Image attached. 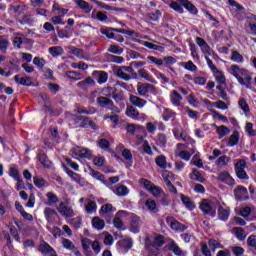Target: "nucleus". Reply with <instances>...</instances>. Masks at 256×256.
Masks as SVG:
<instances>
[{
    "label": "nucleus",
    "mask_w": 256,
    "mask_h": 256,
    "mask_svg": "<svg viewBox=\"0 0 256 256\" xmlns=\"http://www.w3.org/2000/svg\"><path fill=\"white\" fill-rule=\"evenodd\" d=\"M118 245H119V247H121V249H124L125 251H129V249H131V247H133V239L125 238V239L119 241Z\"/></svg>",
    "instance_id": "7c9ffc66"
},
{
    "label": "nucleus",
    "mask_w": 256,
    "mask_h": 256,
    "mask_svg": "<svg viewBox=\"0 0 256 256\" xmlns=\"http://www.w3.org/2000/svg\"><path fill=\"white\" fill-rule=\"evenodd\" d=\"M229 215H231V209L223 208V206H219L218 218L220 219V221H227L229 219Z\"/></svg>",
    "instance_id": "5701e85b"
},
{
    "label": "nucleus",
    "mask_w": 256,
    "mask_h": 256,
    "mask_svg": "<svg viewBox=\"0 0 256 256\" xmlns=\"http://www.w3.org/2000/svg\"><path fill=\"white\" fill-rule=\"evenodd\" d=\"M138 95L149 99L152 95H157V88L149 83H143L137 85Z\"/></svg>",
    "instance_id": "f03ea898"
},
{
    "label": "nucleus",
    "mask_w": 256,
    "mask_h": 256,
    "mask_svg": "<svg viewBox=\"0 0 256 256\" xmlns=\"http://www.w3.org/2000/svg\"><path fill=\"white\" fill-rule=\"evenodd\" d=\"M238 106L241 111H243L245 117H250L251 108L249 107V104L247 103V100L245 98H240L238 100Z\"/></svg>",
    "instance_id": "6ab92c4d"
},
{
    "label": "nucleus",
    "mask_w": 256,
    "mask_h": 256,
    "mask_svg": "<svg viewBox=\"0 0 256 256\" xmlns=\"http://www.w3.org/2000/svg\"><path fill=\"white\" fill-rule=\"evenodd\" d=\"M114 28H109V27H102L100 29V33L102 35H105L107 39H115V33H114Z\"/></svg>",
    "instance_id": "72a5a7b5"
},
{
    "label": "nucleus",
    "mask_w": 256,
    "mask_h": 256,
    "mask_svg": "<svg viewBox=\"0 0 256 256\" xmlns=\"http://www.w3.org/2000/svg\"><path fill=\"white\" fill-rule=\"evenodd\" d=\"M200 210L204 215H210V217H215V215H217L215 207H213V204H211L209 200H202L200 202Z\"/></svg>",
    "instance_id": "0eeeda50"
},
{
    "label": "nucleus",
    "mask_w": 256,
    "mask_h": 256,
    "mask_svg": "<svg viewBox=\"0 0 256 256\" xmlns=\"http://www.w3.org/2000/svg\"><path fill=\"white\" fill-rule=\"evenodd\" d=\"M97 103L99 107L102 109H107V111H113V113H121V109L119 107L115 106V103H113V100L100 96L97 98Z\"/></svg>",
    "instance_id": "7ed1b4c3"
},
{
    "label": "nucleus",
    "mask_w": 256,
    "mask_h": 256,
    "mask_svg": "<svg viewBox=\"0 0 256 256\" xmlns=\"http://www.w3.org/2000/svg\"><path fill=\"white\" fill-rule=\"evenodd\" d=\"M179 3L182 7L186 8L189 13H192V15H197V7L191 3L189 0H179Z\"/></svg>",
    "instance_id": "4be33fe9"
},
{
    "label": "nucleus",
    "mask_w": 256,
    "mask_h": 256,
    "mask_svg": "<svg viewBox=\"0 0 256 256\" xmlns=\"http://www.w3.org/2000/svg\"><path fill=\"white\" fill-rule=\"evenodd\" d=\"M122 157L127 161L126 167H133V154L131 153V150L124 149L122 151Z\"/></svg>",
    "instance_id": "cd10ccee"
},
{
    "label": "nucleus",
    "mask_w": 256,
    "mask_h": 256,
    "mask_svg": "<svg viewBox=\"0 0 256 256\" xmlns=\"http://www.w3.org/2000/svg\"><path fill=\"white\" fill-rule=\"evenodd\" d=\"M196 44L200 47V50L204 55H208V56L212 55L213 50H211V46L207 44L205 39L201 37H196Z\"/></svg>",
    "instance_id": "f8f14e48"
},
{
    "label": "nucleus",
    "mask_w": 256,
    "mask_h": 256,
    "mask_svg": "<svg viewBox=\"0 0 256 256\" xmlns=\"http://www.w3.org/2000/svg\"><path fill=\"white\" fill-rule=\"evenodd\" d=\"M166 223L167 225H169L172 231H176V233H183V231L187 229V226H185V224H182L171 216L166 217Z\"/></svg>",
    "instance_id": "39448f33"
},
{
    "label": "nucleus",
    "mask_w": 256,
    "mask_h": 256,
    "mask_svg": "<svg viewBox=\"0 0 256 256\" xmlns=\"http://www.w3.org/2000/svg\"><path fill=\"white\" fill-rule=\"evenodd\" d=\"M96 77H97V83H99V85H103V83H107V80L109 79V75L104 71H97Z\"/></svg>",
    "instance_id": "f704fd0d"
},
{
    "label": "nucleus",
    "mask_w": 256,
    "mask_h": 256,
    "mask_svg": "<svg viewBox=\"0 0 256 256\" xmlns=\"http://www.w3.org/2000/svg\"><path fill=\"white\" fill-rule=\"evenodd\" d=\"M247 167V162L245 160L241 159L235 164V173L238 177V179H249V176L247 175V172L245 171Z\"/></svg>",
    "instance_id": "423d86ee"
},
{
    "label": "nucleus",
    "mask_w": 256,
    "mask_h": 256,
    "mask_svg": "<svg viewBox=\"0 0 256 256\" xmlns=\"http://www.w3.org/2000/svg\"><path fill=\"white\" fill-rule=\"evenodd\" d=\"M109 53H113L114 55H122L123 48L119 47L118 45H110L108 48Z\"/></svg>",
    "instance_id": "052dcab7"
},
{
    "label": "nucleus",
    "mask_w": 256,
    "mask_h": 256,
    "mask_svg": "<svg viewBox=\"0 0 256 256\" xmlns=\"http://www.w3.org/2000/svg\"><path fill=\"white\" fill-rule=\"evenodd\" d=\"M230 59L234 63H244L245 62L243 55L239 54V52H237V51H232V55H231Z\"/></svg>",
    "instance_id": "8fccbe9b"
},
{
    "label": "nucleus",
    "mask_w": 256,
    "mask_h": 256,
    "mask_svg": "<svg viewBox=\"0 0 256 256\" xmlns=\"http://www.w3.org/2000/svg\"><path fill=\"white\" fill-rule=\"evenodd\" d=\"M72 157L77 159V157H81V159H89L91 157V150L83 147H76L72 153Z\"/></svg>",
    "instance_id": "9b49d317"
},
{
    "label": "nucleus",
    "mask_w": 256,
    "mask_h": 256,
    "mask_svg": "<svg viewBox=\"0 0 256 256\" xmlns=\"http://www.w3.org/2000/svg\"><path fill=\"white\" fill-rule=\"evenodd\" d=\"M115 193L118 195V197H125L129 195V188H127L125 185H120L116 188Z\"/></svg>",
    "instance_id": "37998d69"
},
{
    "label": "nucleus",
    "mask_w": 256,
    "mask_h": 256,
    "mask_svg": "<svg viewBox=\"0 0 256 256\" xmlns=\"http://www.w3.org/2000/svg\"><path fill=\"white\" fill-rule=\"evenodd\" d=\"M175 117H177V113H175V111L167 109V108L165 109V111L162 115L163 121H171V120L175 119Z\"/></svg>",
    "instance_id": "c9c22d12"
},
{
    "label": "nucleus",
    "mask_w": 256,
    "mask_h": 256,
    "mask_svg": "<svg viewBox=\"0 0 256 256\" xmlns=\"http://www.w3.org/2000/svg\"><path fill=\"white\" fill-rule=\"evenodd\" d=\"M37 159L46 169H51V165H53V163L49 160L47 154H45L44 152H39L37 155Z\"/></svg>",
    "instance_id": "aec40b11"
},
{
    "label": "nucleus",
    "mask_w": 256,
    "mask_h": 256,
    "mask_svg": "<svg viewBox=\"0 0 256 256\" xmlns=\"http://www.w3.org/2000/svg\"><path fill=\"white\" fill-rule=\"evenodd\" d=\"M156 145H158V147H166L167 146V135H165L163 133L157 134Z\"/></svg>",
    "instance_id": "ea45409f"
},
{
    "label": "nucleus",
    "mask_w": 256,
    "mask_h": 256,
    "mask_svg": "<svg viewBox=\"0 0 256 256\" xmlns=\"http://www.w3.org/2000/svg\"><path fill=\"white\" fill-rule=\"evenodd\" d=\"M126 115L127 117H130V119L140 121V123H145V121H147V115L139 113V111H137L136 108L133 106L127 108Z\"/></svg>",
    "instance_id": "20e7f679"
},
{
    "label": "nucleus",
    "mask_w": 256,
    "mask_h": 256,
    "mask_svg": "<svg viewBox=\"0 0 256 256\" xmlns=\"http://www.w3.org/2000/svg\"><path fill=\"white\" fill-rule=\"evenodd\" d=\"M92 227L97 231H103V229H105V220L99 217H94L92 219Z\"/></svg>",
    "instance_id": "a878e982"
},
{
    "label": "nucleus",
    "mask_w": 256,
    "mask_h": 256,
    "mask_svg": "<svg viewBox=\"0 0 256 256\" xmlns=\"http://www.w3.org/2000/svg\"><path fill=\"white\" fill-rule=\"evenodd\" d=\"M180 141H184L188 145H195V140L190 138L189 135H187V132L183 130V128L180 132Z\"/></svg>",
    "instance_id": "4c0bfd02"
},
{
    "label": "nucleus",
    "mask_w": 256,
    "mask_h": 256,
    "mask_svg": "<svg viewBox=\"0 0 256 256\" xmlns=\"http://www.w3.org/2000/svg\"><path fill=\"white\" fill-rule=\"evenodd\" d=\"M168 5L171 9H173V11H176V13H180V15H183V13H185V10H183V6H181V4H179L178 2L171 0Z\"/></svg>",
    "instance_id": "a19ab883"
},
{
    "label": "nucleus",
    "mask_w": 256,
    "mask_h": 256,
    "mask_svg": "<svg viewBox=\"0 0 256 256\" xmlns=\"http://www.w3.org/2000/svg\"><path fill=\"white\" fill-rule=\"evenodd\" d=\"M66 77H68V79L71 81H81V79H83V74L77 71H67Z\"/></svg>",
    "instance_id": "473e14b6"
},
{
    "label": "nucleus",
    "mask_w": 256,
    "mask_h": 256,
    "mask_svg": "<svg viewBox=\"0 0 256 256\" xmlns=\"http://www.w3.org/2000/svg\"><path fill=\"white\" fill-rule=\"evenodd\" d=\"M85 171L89 173V175H91V177H93L94 179H97L98 181H103V174L95 171L93 168L88 166Z\"/></svg>",
    "instance_id": "a18cd8bd"
},
{
    "label": "nucleus",
    "mask_w": 256,
    "mask_h": 256,
    "mask_svg": "<svg viewBox=\"0 0 256 256\" xmlns=\"http://www.w3.org/2000/svg\"><path fill=\"white\" fill-rule=\"evenodd\" d=\"M48 198V205H52L53 203H59V198L53 192H48L46 194Z\"/></svg>",
    "instance_id": "e2e57ef3"
},
{
    "label": "nucleus",
    "mask_w": 256,
    "mask_h": 256,
    "mask_svg": "<svg viewBox=\"0 0 256 256\" xmlns=\"http://www.w3.org/2000/svg\"><path fill=\"white\" fill-rule=\"evenodd\" d=\"M10 10H12L13 13H17L18 15H23V13L27 11V5L25 3L14 0L13 3L10 4Z\"/></svg>",
    "instance_id": "4468645a"
},
{
    "label": "nucleus",
    "mask_w": 256,
    "mask_h": 256,
    "mask_svg": "<svg viewBox=\"0 0 256 256\" xmlns=\"http://www.w3.org/2000/svg\"><path fill=\"white\" fill-rule=\"evenodd\" d=\"M190 179H192L193 181H198L199 183H205V178L197 170H192V173L190 174Z\"/></svg>",
    "instance_id": "79ce46f5"
},
{
    "label": "nucleus",
    "mask_w": 256,
    "mask_h": 256,
    "mask_svg": "<svg viewBox=\"0 0 256 256\" xmlns=\"http://www.w3.org/2000/svg\"><path fill=\"white\" fill-rule=\"evenodd\" d=\"M9 176L12 177L14 181L21 179V175H19V170L15 167H10Z\"/></svg>",
    "instance_id": "680f3d73"
},
{
    "label": "nucleus",
    "mask_w": 256,
    "mask_h": 256,
    "mask_svg": "<svg viewBox=\"0 0 256 256\" xmlns=\"http://www.w3.org/2000/svg\"><path fill=\"white\" fill-rule=\"evenodd\" d=\"M149 193H151L154 197H159L163 193V189H161L158 186L154 185L149 190Z\"/></svg>",
    "instance_id": "774afa93"
},
{
    "label": "nucleus",
    "mask_w": 256,
    "mask_h": 256,
    "mask_svg": "<svg viewBox=\"0 0 256 256\" xmlns=\"http://www.w3.org/2000/svg\"><path fill=\"white\" fill-rule=\"evenodd\" d=\"M218 181L225 183V185H229L230 187H234L235 179L229 174L227 171L220 172L218 174Z\"/></svg>",
    "instance_id": "ddd939ff"
},
{
    "label": "nucleus",
    "mask_w": 256,
    "mask_h": 256,
    "mask_svg": "<svg viewBox=\"0 0 256 256\" xmlns=\"http://www.w3.org/2000/svg\"><path fill=\"white\" fill-rule=\"evenodd\" d=\"M168 249L174 253V255L177 256H183V251L181 250V247L177 245V242L175 240H170L168 243Z\"/></svg>",
    "instance_id": "393cba45"
},
{
    "label": "nucleus",
    "mask_w": 256,
    "mask_h": 256,
    "mask_svg": "<svg viewBox=\"0 0 256 256\" xmlns=\"http://www.w3.org/2000/svg\"><path fill=\"white\" fill-rule=\"evenodd\" d=\"M146 131H148V133H150L151 135H155V131H157V121L147 122Z\"/></svg>",
    "instance_id": "5fc2aeb1"
},
{
    "label": "nucleus",
    "mask_w": 256,
    "mask_h": 256,
    "mask_svg": "<svg viewBox=\"0 0 256 256\" xmlns=\"http://www.w3.org/2000/svg\"><path fill=\"white\" fill-rule=\"evenodd\" d=\"M92 17L98 21H101V23L107 22V15L103 12H92Z\"/></svg>",
    "instance_id": "6e6d98bb"
},
{
    "label": "nucleus",
    "mask_w": 256,
    "mask_h": 256,
    "mask_svg": "<svg viewBox=\"0 0 256 256\" xmlns=\"http://www.w3.org/2000/svg\"><path fill=\"white\" fill-rule=\"evenodd\" d=\"M151 72L155 75V77H157V79H162V81H164V83H169V78H167V76H165V74L159 72L157 69L152 68Z\"/></svg>",
    "instance_id": "4d7b16f0"
},
{
    "label": "nucleus",
    "mask_w": 256,
    "mask_h": 256,
    "mask_svg": "<svg viewBox=\"0 0 256 256\" xmlns=\"http://www.w3.org/2000/svg\"><path fill=\"white\" fill-rule=\"evenodd\" d=\"M110 146L111 143L107 138H101L100 140H98V147H100V149H103V151H108Z\"/></svg>",
    "instance_id": "3c124183"
},
{
    "label": "nucleus",
    "mask_w": 256,
    "mask_h": 256,
    "mask_svg": "<svg viewBox=\"0 0 256 256\" xmlns=\"http://www.w3.org/2000/svg\"><path fill=\"white\" fill-rule=\"evenodd\" d=\"M170 101L174 105V107H179L181 105V101H183V97L179 92L173 90L170 94Z\"/></svg>",
    "instance_id": "412c9836"
},
{
    "label": "nucleus",
    "mask_w": 256,
    "mask_h": 256,
    "mask_svg": "<svg viewBox=\"0 0 256 256\" xmlns=\"http://www.w3.org/2000/svg\"><path fill=\"white\" fill-rule=\"evenodd\" d=\"M141 229V218L135 214H131L130 216V225L129 231L130 233L137 234Z\"/></svg>",
    "instance_id": "6e6552de"
},
{
    "label": "nucleus",
    "mask_w": 256,
    "mask_h": 256,
    "mask_svg": "<svg viewBox=\"0 0 256 256\" xmlns=\"http://www.w3.org/2000/svg\"><path fill=\"white\" fill-rule=\"evenodd\" d=\"M145 206L151 213H157V203L154 200L147 199L145 202Z\"/></svg>",
    "instance_id": "de8ad7c7"
},
{
    "label": "nucleus",
    "mask_w": 256,
    "mask_h": 256,
    "mask_svg": "<svg viewBox=\"0 0 256 256\" xmlns=\"http://www.w3.org/2000/svg\"><path fill=\"white\" fill-rule=\"evenodd\" d=\"M214 128L216 129L218 139H223V137H227L231 133V129L225 125L217 126L214 124Z\"/></svg>",
    "instance_id": "a211bd4d"
},
{
    "label": "nucleus",
    "mask_w": 256,
    "mask_h": 256,
    "mask_svg": "<svg viewBox=\"0 0 256 256\" xmlns=\"http://www.w3.org/2000/svg\"><path fill=\"white\" fill-rule=\"evenodd\" d=\"M139 77L142 79H145V81H148L149 83H153L154 85H157V80L151 74H149V71H147L145 68H141L138 70Z\"/></svg>",
    "instance_id": "f3484780"
},
{
    "label": "nucleus",
    "mask_w": 256,
    "mask_h": 256,
    "mask_svg": "<svg viewBox=\"0 0 256 256\" xmlns=\"http://www.w3.org/2000/svg\"><path fill=\"white\" fill-rule=\"evenodd\" d=\"M234 197L236 201H247L249 199V192L244 186H237L234 190Z\"/></svg>",
    "instance_id": "1a4fd4ad"
},
{
    "label": "nucleus",
    "mask_w": 256,
    "mask_h": 256,
    "mask_svg": "<svg viewBox=\"0 0 256 256\" xmlns=\"http://www.w3.org/2000/svg\"><path fill=\"white\" fill-rule=\"evenodd\" d=\"M183 67L186 69V71H191V73H195V71H197V65H195V63H193L191 60L184 63Z\"/></svg>",
    "instance_id": "13d9d810"
},
{
    "label": "nucleus",
    "mask_w": 256,
    "mask_h": 256,
    "mask_svg": "<svg viewBox=\"0 0 256 256\" xmlns=\"http://www.w3.org/2000/svg\"><path fill=\"white\" fill-rule=\"evenodd\" d=\"M44 215L50 225L55 223V219H59V214L53 208H45Z\"/></svg>",
    "instance_id": "2eb2a0df"
},
{
    "label": "nucleus",
    "mask_w": 256,
    "mask_h": 256,
    "mask_svg": "<svg viewBox=\"0 0 256 256\" xmlns=\"http://www.w3.org/2000/svg\"><path fill=\"white\" fill-rule=\"evenodd\" d=\"M58 212L60 213V215H62L63 217H75V211L73 210V208H71L69 205H67V203L65 202H61L60 205L58 206Z\"/></svg>",
    "instance_id": "9d476101"
},
{
    "label": "nucleus",
    "mask_w": 256,
    "mask_h": 256,
    "mask_svg": "<svg viewBox=\"0 0 256 256\" xmlns=\"http://www.w3.org/2000/svg\"><path fill=\"white\" fill-rule=\"evenodd\" d=\"M245 133H247L248 137H256V130L253 128V123L247 122L245 124Z\"/></svg>",
    "instance_id": "49530a36"
},
{
    "label": "nucleus",
    "mask_w": 256,
    "mask_h": 256,
    "mask_svg": "<svg viewBox=\"0 0 256 256\" xmlns=\"http://www.w3.org/2000/svg\"><path fill=\"white\" fill-rule=\"evenodd\" d=\"M239 131H234L229 139H228V147H235V145H238L239 144Z\"/></svg>",
    "instance_id": "c756f323"
},
{
    "label": "nucleus",
    "mask_w": 256,
    "mask_h": 256,
    "mask_svg": "<svg viewBox=\"0 0 256 256\" xmlns=\"http://www.w3.org/2000/svg\"><path fill=\"white\" fill-rule=\"evenodd\" d=\"M92 2L95 3V5H98V7H101L102 9H106V11H121V8L112 7L98 0H92Z\"/></svg>",
    "instance_id": "e433bc0d"
},
{
    "label": "nucleus",
    "mask_w": 256,
    "mask_h": 256,
    "mask_svg": "<svg viewBox=\"0 0 256 256\" xmlns=\"http://www.w3.org/2000/svg\"><path fill=\"white\" fill-rule=\"evenodd\" d=\"M74 3H76V5L86 13H91L93 10V7H91V5H89V3L85 0H74Z\"/></svg>",
    "instance_id": "bb28decb"
},
{
    "label": "nucleus",
    "mask_w": 256,
    "mask_h": 256,
    "mask_svg": "<svg viewBox=\"0 0 256 256\" xmlns=\"http://www.w3.org/2000/svg\"><path fill=\"white\" fill-rule=\"evenodd\" d=\"M115 87H105L102 89V95L105 97H113V93H115Z\"/></svg>",
    "instance_id": "69168bd1"
},
{
    "label": "nucleus",
    "mask_w": 256,
    "mask_h": 256,
    "mask_svg": "<svg viewBox=\"0 0 256 256\" xmlns=\"http://www.w3.org/2000/svg\"><path fill=\"white\" fill-rule=\"evenodd\" d=\"M205 61L215 78L216 83L219 85H226L227 84V77H225V72L223 70H219L215 64H213V60L209 58V56H204Z\"/></svg>",
    "instance_id": "f257e3e1"
},
{
    "label": "nucleus",
    "mask_w": 256,
    "mask_h": 256,
    "mask_svg": "<svg viewBox=\"0 0 256 256\" xmlns=\"http://www.w3.org/2000/svg\"><path fill=\"white\" fill-rule=\"evenodd\" d=\"M33 64L36 65V67H38V69H43L45 67V59L35 57L33 59Z\"/></svg>",
    "instance_id": "338daca9"
},
{
    "label": "nucleus",
    "mask_w": 256,
    "mask_h": 256,
    "mask_svg": "<svg viewBox=\"0 0 256 256\" xmlns=\"http://www.w3.org/2000/svg\"><path fill=\"white\" fill-rule=\"evenodd\" d=\"M86 212H88L90 215H93V213L97 212V203L94 201H88L86 205Z\"/></svg>",
    "instance_id": "603ef678"
},
{
    "label": "nucleus",
    "mask_w": 256,
    "mask_h": 256,
    "mask_svg": "<svg viewBox=\"0 0 256 256\" xmlns=\"http://www.w3.org/2000/svg\"><path fill=\"white\" fill-rule=\"evenodd\" d=\"M9 47V41L3 36H0V51L2 53H7V48Z\"/></svg>",
    "instance_id": "bf43d9fd"
},
{
    "label": "nucleus",
    "mask_w": 256,
    "mask_h": 256,
    "mask_svg": "<svg viewBox=\"0 0 256 256\" xmlns=\"http://www.w3.org/2000/svg\"><path fill=\"white\" fill-rule=\"evenodd\" d=\"M239 71H240L239 65L232 64L230 66L229 73H230V75H233V77H235V79H237L239 77Z\"/></svg>",
    "instance_id": "0e129e2a"
},
{
    "label": "nucleus",
    "mask_w": 256,
    "mask_h": 256,
    "mask_svg": "<svg viewBox=\"0 0 256 256\" xmlns=\"http://www.w3.org/2000/svg\"><path fill=\"white\" fill-rule=\"evenodd\" d=\"M208 245L210 247V249L213 251V253H215V251H217V249H223V244H221V242L215 240V239H210L208 241Z\"/></svg>",
    "instance_id": "58836bf2"
},
{
    "label": "nucleus",
    "mask_w": 256,
    "mask_h": 256,
    "mask_svg": "<svg viewBox=\"0 0 256 256\" xmlns=\"http://www.w3.org/2000/svg\"><path fill=\"white\" fill-rule=\"evenodd\" d=\"M155 163L158 167H160V169H167V167L171 169V164L167 163V157L164 155L157 156L155 158Z\"/></svg>",
    "instance_id": "b1692460"
},
{
    "label": "nucleus",
    "mask_w": 256,
    "mask_h": 256,
    "mask_svg": "<svg viewBox=\"0 0 256 256\" xmlns=\"http://www.w3.org/2000/svg\"><path fill=\"white\" fill-rule=\"evenodd\" d=\"M48 53H50L52 57H61V55L64 53V50L61 46H53L48 49Z\"/></svg>",
    "instance_id": "2f4dec72"
},
{
    "label": "nucleus",
    "mask_w": 256,
    "mask_h": 256,
    "mask_svg": "<svg viewBox=\"0 0 256 256\" xmlns=\"http://www.w3.org/2000/svg\"><path fill=\"white\" fill-rule=\"evenodd\" d=\"M116 75L119 79H123V81H131V76H129L122 68L117 70Z\"/></svg>",
    "instance_id": "864d4df0"
},
{
    "label": "nucleus",
    "mask_w": 256,
    "mask_h": 256,
    "mask_svg": "<svg viewBox=\"0 0 256 256\" xmlns=\"http://www.w3.org/2000/svg\"><path fill=\"white\" fill-rule=\"evenodd\" d=\"M181 201L183 203V205H185V207L187 209H189L190 211H193V209H195V203H193L189 197H186L185 195H181Z\"/></svg>",
    "instance_id": "c03bdc74"
},
{
    "label": "nucleus",
    "mask_w": 256,
    "mask_h": 256,
    "mask_svg": "<svg viewBox=\"0 0 256 256\" xmlns=\"http://www.w3.org/2000/svg\"><path fill=\"white\" fill-rule=\"evenodd\" d=\"M130 103L139 109H143V107L147 105V101L145 99L135 95H130Z\"/></svg>",
    "instance_id": "dca6fc26"
},
{
    "label": "nucleus",
    "mask_w": 256,
    "mask_h": 256,
    "mask_svg": "<svg viewBox=\"0 0 256 256\" xmlns=\"http://www.w3.org/2000/svg\"><path fill=\"white\" fill-rule=\"evenodd\" d=\"M14 81L18 83V85H24L26 87H29L31 83V78L29 77H23L21 74H18L14 76Z\"/></svg>",
    "instance_id": "c85d7f7f"
},
{
    "label": "nucleus",
    "mask_w": 256,
    "mask_h": 256,
    "mask_svg": "<svg viewBox=\"0 0 256 256\" xmlns=\"http://www.w3.org/2000/svg\"><path fill=\"white\" fill-rule=\"evenodd\" d=\"M23 43H27V38L25 36H16L13 39V45L14 47H17V49H21V45Z\"/></svg>",
    "instance_id": "09e8293b"
}]
</instances>
